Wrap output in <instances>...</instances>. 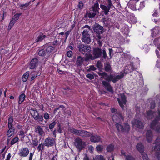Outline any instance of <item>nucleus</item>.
<instances>
[{
  "label": "nucleus",
  "mask_w": 160,
  "mask_h": 160,
  "mask_svg": "<svg viewBox=\"0 0 160 160\" xmlns=\"http://www.w3.org/2000/svg\"><path fill=\"white\" fill-rule=\"evenodd\" d=\"M122 72H120V74L116 75L112 74L108 75L105 72H102V71H99L98 72V74L101 76V78H103L106 79L108 82L112 81L113 83H115L119 80L122 79L123 78L128 72H125V71Z\"/></svg>",
  "instance_id": "f257e3e1"
},
{
  "label": "nucleus",
  "mask_w": 160,
  "mask_h": 160,
  "mask_svg": "<svg viewBox=\"0 0 160 160\" xmlns=\"http://www.w3.org/2000/svg\"><path fill=\"white\" fill-rule=\"evenodd\" d=\"M74 143L79 152H80L81 150L84 148L86 146L85 142L83 141L79 137L75 139Z\"/></svg>",
  "instance_id": "f03ea898"
},
{
  "label": "nucleus",
  "mask_w": 160,
  "mask_h": 160,
  "mask_svg": "<svg viewBox=\"0 0 160 160\" xmlns=\"http://www.w3.org/2000/svg\"><path fill=\"white\" fill-rule=\"evenodd\" d=\"M124 126L121 124L116 123L115 126L118 131H121L122 132H126L128 133L130 130V126L129 124L127 123H123Z\"/></svg>",
  "instance_id": "7ed1b4c3"
},
{
  "label": "nucleus",
  "mask_w": 160,
  "mask_h": 160,
  "mask_svg": "<svg viewBox=\"0 0 160 160\" xmlns=\"http://www.w3.org/2000/svg\"><path fill=\"white\" fill-rule=\"evenodd\" d=\"M127 97L123 93H120L119 94V98H117L119 105L122 110H124V105L127 102Z\"/></svg>",
  "instance_id": "20e7f679"
},
{
  "label": "nucleus",
  "mask_w": 160,
  "mask_h": 160,
  "mask_svg": "<svg viewBox=\"0 0 160 160\" xmlns=\"http://www.w3.org/2000/svg\"><path fill=\"white\" fill-rule=\"evenodd\" d=\"M30 110L33 112L32 114L31 113V114L35 120L39 123L43 122L44 119L42 115H39L36 109H34L33 108H31Z\"/></svg>",
  "instance_id": "39448f33"
},
{
  "label": "nucleus",
  "mask_w": 160,
  "mask_h": 160,
  "mask_svg": "<svg viewBox=\"0 0 160 160\" xmlns=\"http://www.w3.org/2000/svg\"><path fill=\"white\" fill-rule=\"evenodd\" d=\"M78 48L80 52L84 55H87L89 53L91 50V47L89 46L82 44L78 45Z\"/></svg>",
  "instance_id": "423d86ee"
},
{
  "label": "nucleus",
  "mask_w": 160,
  "mask_h": 160,
  "mask_svg": "<svg viewBox=\"0 0 160 160\" xmlns=\"http://www.w3.org/2000/svg\"><path fill=\"white\" fill-rule=\"evenodd\" d=\"M158 116H157L154 120L152 121L150 127L151 128L154 130L155 131L160 132V126L158 125L156 127V126L158 123V121L160 120V111H158Z\"/></svg>",
  "instance_id": "0eeeda50"
},
{
  "label": "nucleus",
  "mask_w": 160,
  "mask_h": 160,
  "mask_svg": "<svg viewBox=\"0 0 160 160\" xmlns=\"http://www.w3.org/2000/svg\"><path fill=\"white\" fill-rule=\"evenodd\" d=\"M99 9L98 4V3L95 4L92 7L91 9L90 10V12L88 13V17L90 18H94L97 13L98 12Z\"/></svg>",
  "instance_id": "6e6552de"
},
{
  "label": "nucleus",
  "mask_w": 160,
  "mask_h": 160,
  "mask_svg": "<svg viewBox=\"0 0 160 160\" xmlns=\"http://www.w3.org/2000/svg\"><path fill=\"white\" fill-rule=\"evenodd\" d=\"M82 41L85 43L89 44L91 42L89 31L87 30H84L82 32Z\"/></svg>",
  "instance_id": "1a4fd4ad"
},
{
  "label": "nucleus",
  "mask_w": 160,
  "mask_h": 160,
  "mask_svg": "<svg viewBox=\"0 0 160 160\" xmlns=\"http://www.w3.org/2000/svg\"><path fill=\"white\" fill-rule=\"evenodd\" d=\"M140 64V61L138 58H136L134 61L131 62L130 65H128V67L130 68L132 70H136L137 69L138 67H139Z\"/></svg>",
  "instance_id": "9d476101"
},
{
  "label": "nucleus",
  "mask_w": 160,
  "mask_h": 160,
  "mask_svg": "<svg viewBox=\"0 0 160 160\" xmlns=\"http://www.w3.org/2000/svg\"><path fill=\"white\" fill-rule=\"evenodd\" d=\"M93 30L96 34H101L103 32V28L98 23H95L93 27Z\"/></svg>",
  "instance_id": "9b49d317"
},
{
  "label": "nucleus",
  "mask_w": 160,
  "mask_h": 160,
  "mask_svg": "<svg viewBox=\"0 0 160 160\" xmlns=\"http://www.w3.org/2000/svg\"><path fill=\"white\" fill-rule=\"evenodd\" d=\"M43 48H45L48 54L54 53L56 52L57 50V48L52 46V44L49 43L45 44L43 46Z\"/></svg>",
  "instance_id": "f8f14e48"
},
{
  "label": "nucleus",
  "mask_w": 160,
  "mask_h": 160,
  "mask_svg": "<svg viewBox=\"0 0 160 160\" xmlns=\"http://www.w3.org/2000/svg\"><path fill=\"white\" fill-rule=\"evenodd\" d=\"M93 54L95 58H98L101 57L102 55V50L101 48L95 47L93 48Z\"/></svg>",
  "instance_id": "ddd939ff"
},
{
  "label": "nucleus",
  "mask_w": 160,
  "mask_h": 160,
  "mask_svg": "<svg viewBox=\"0 0 160 160\" xmlns=\"http://www.w3.org/2000/svg\"><path fill=\"white\" fill-rule=\"evenodd\" d=\"M45 146L48 147H52L53 146L55 143L54 139L52 138L48 137L45 140Z\"/></svg>",
  "instance_id": "4468645a"
},
{
  "label": "nucleus",
  "mask_w": 160,
  "mask_h": 160,
  "mask_svg": "<svg viewBox=\"0 0 160 160\" xmlns=\"http://www.w3.org/2000/svg\"><path fill=\"white\" fill-rule=\"evenodd\" d=\"M102 83L107 91L111 93L113 92V88L108 82L105 81H102Z\"/></svg>",
  "instance_id": "2eb2a0df"
},
{
  "label": "nucleus",
  "mask_w": 160,
  "mask_h": 160,
  "mask_svg": "<svg viewBox=\"0 0 160 160\" xmlns=\"http://www.w3.org/2000/svg\"><path fill=\"white\" fill-rule=\"evenodd\" d=\"M132 123L136 127L139 129H142L144 127L143 123L138 119L134 120L132 121Z\"/></svg>",
  "instance_id": "dca6fc26"
},
{
  "label": "nucleus",
  "mask_w": 160,
  "mask_h": 160,
  "mask_svg": "<svg viewBox=\"0 0 160 160\" xmlns=\"http://www.w3.org/2000/svg\"><path fill=\"white\" fill-rule=\"evenodd\" d=\"M90 138V141L93 142H102V138L100 136L97 135H91Z\"/></svg>",
  "instance_id": "f3484780"
},
{
  "label": "nucleus",
  "mask_w": 160,
  "mask_h": 160,
  "mask_svg": "<svg viewBox=\"0 0 160 160\" xmlns=\"http://www.w3.org/2000/svg\"><path fill=\"white\" fill-rule=\"evenodd\" d=\"M8 130L7 132V135L9 138L14 133L15 129L13 125H8Z\"/></svg>",
  "instance_id": "a211bd4d"
},
{
  "label": "nucleus",
  "mask_w": 160,
  "mask_h": 160,
  "mask_svg": "<svg viewBox=\"0 0 160 160\" xmlns=\"http://www.w3.org/2000/svg\"><path fill=\"white\" fill-rule=\"evenodd\" d=\"M154 148H152V150L159 151L156 152L155 156L158 160H160V144H156Z\"/></svg>",
  "instance_id": "6ab92c4d"
},
{
  "label": "nucleus",
  "mask_w": 160,
  "mask_h": 160,
  "mask_svg": "<svg viewBox=\"0 0 160 160\" xmlns=\"http://www.w3.org/2000/svg\"><path fill=\"white\" fill-rule=\"evenodd\" d=\"M29 152L28 149L27 148H25L21 150V151L19 152L18 154L21 157H25L28 155Z\"/></svg>",
  "instance_id": "aec40b11"
},
{
  "label": "nucleus",
  "mask_w": 160,
  "mask_h": 160,
  "mask_svg": "<svg viewBox=\"0 0 160 160\" xmlns=\"http://www.w3.org/2000/svg\"><path fill=\"white\" fill-rule=\"evenodd\" d=\"M38 60L37 58L32 59L31 62L30 66V69H34L38 65Z\"/></svg>",
  "instance_id": "412c9836"
},
{
  "label": "nucleus",
  "mask_w": 160,
  "mask_h": 160,
  "mask_svg": "<svg viewBox=\"0 0 160 160\" xmlns=\"http://www.w3.org/2000/svg\"><path fill=\"white\" fill-rule=\"evenodd\" d=\"M153 136L152 131L150 130H148L146 133V137L148 142L150 143L152 141Z\"/></svg>",
  "instance_id": "4be33fe9"
},
{
  "label": "nucleus",
  "mask_w": 160,
  "mask_h": 160,
  "mask_svg": "<svg viewBox=\"0 0 160 160\" xmlns=\"http://www.w3.org/2000/svg\"><path fill=\"white\" fill-rule=\"evenodd\" d=\"M80 132H81L80 136L83 137H90L91 135H92L91 133L85 130H81Z\"/></svg>",
  "instance_id": "5701e85b"
},
{
  "label": "nucleus",
  "mask_w": 160,
  "mask_h": 160,
  "mask_svg": "<svg viewBox=\"0 0 160 160\" xmlns=\"http://www.w3.org/2000/svg\"><path fill=\"white\" fill-rule=\"evenodd\" d=\"M100 7L103 10L102 12H104L105 15H107L108 14L110 9L107 6L103 4H100Z\"/></svg>",
  "instance_id": "b1692460"
},
{
  "label": "nucleus",
  "mask_w": 160,
  "mask_h": 160,
  "mask_svg": "<svg viewBox=\"0 0 160 160\" xmlns=\"http://www.w3.org/2000/svg\"><path fill=\"white\" fill-rule=\"evenodd\" d=\"M35 132L38 133L39 135L41 136H42L44 134V132L43 131L42 128L40 126H38L35 129Z\"/></svg>",
  "instance_id": "393cba45"
},
{
  "label": "nucleus",
  "mask_w": 160,
  "mask_h": 160,
  "mask_svg": "<svg viewBox=\"0 0 160 160\" xmlns=\"http://www.w3.org/2000/svg\"><path fill=\"white\" fill-rule=\"evenodd\" d=\"M147 118L149 119H152L154 117L155 115H156V112L152 110L148 111L147 112Z\"/></svg>",
  "instance_id": "a878e982"
},
{
  "label": "nucleus",
  "mask_w": 160,
  "mask_h": 160,
  "mask_svg": "<svg viewBox=\"0 0 160 160\" xmlns=\"http://www.w3.org/2000/svg\"><path fill=\"white\" fill-rule=\"evenodd\" d=\"M31 4V1L26 3L25 4H20L19 6L20 8L22 10H26L27 9L29 5Z\"/></svg>",
  "instance_id": "bb28decb"
},
{
  "label": "nucleus",
  "mask_w": 160,
  "mask_h": 160,
  "mask_svg": "<svg viewBox=\"0 0 160 160\" xmlns=\"http://www.w3.org/2000/svg\"><path fill=\"white\" fill-rule=\"evenodd\" d=\"M38 54L40 56L44 57L47 55L48 54L45 48H43V49H39L38 52Z\"/></svg>",
  "instance_id": "cd10ccee"
},
{
  "label": "nucleus",
  "mask_w": 160,
  "mask_h": 160,
  "mask_svg": "<svg viewBox=\"0 0 160 160\" xmlns=\"http://www.w3.org/2000/svg\"><path fill=\"white\" fill-rule=\"evenodd\" d=\"M136 148L137 150L140 152H144V146L142 144L141 142H139L137 144L136 146Z\"/></svg>",
  "instance_id": "c85d7f7f"
},
{
  "label": "nucleus",
  "mask_w": 160,
  "mask_h": 160,
  "mask_svg": "<svg viewBox=\"0 0 160 160\" xmlns=\"http://www.w3.org/2000/svg\"><path fill=\"white\" fill-rule=\"evenodd\" d=\"M114 145L113 144H110L106 148L107 151L109 152H112L114 150Z\"/></svg>",
  "instance_id": "c756f323"
},
{
  "label": "nucleus",
  "mask_w": 160,
  "mask_h": 160,
  "mask_svg": "<svg viewBox=\"0 0 160 160\" xmlns=\"http://www.w3.org/2000/svg\"><path fill=\"white\" fill-rule=\"evenodd\" d=\"M46 36L43 35L42 33H41L38 37L36 39V42H41L44 39Z\"/></svg>",
  "instance_id": "7c9ffc66"
},
{
  "label": "nucleus",
  "mask_w": 160,
  "mask_h": 160,
  "mask_svg": "<svg viewBox=\"0 0 160 160\" xmlns=\"http://www.w3.org/2000/svg\"><path fill=\"white\" fill-rule=\"evenodd\" d=\"M83 61L84 59L82 57L80 56L78 57L76 62L77 66H80L82 64Z\"/></svg>",
  "instance_id": "2f4dec72"
},
{
  "label": "nucleus",
  "mask_w": 160,
  "mask_h": 160,
  "mask_svg": "<svg viewBox=\"0 0 160 160\" xmlns=\"http://www.w3.org/2000/svg\"><path fill=\"white\" fill-rule=\"evenodd\" d=\"M25 97L26 96L24 93L21 94L19 97L18 103L21 104L24 101Z\"/></svg>",
  "instance_id": "473e14b6"
},
{
  "label": "nucleus",
  "mask_w": 160,
  "mask_h": 160,
  "mask_svg": "<svg viewBox=\"0 0 160 160\" xmlns=\"http://www.w3.org/2000/svg\"><path fill=\"white\" fill-rule=\"evenodd\" d=\"M29 75V73L27 71L22 76V80L23 82H25L27 80Z\"/></svg>",
  "instance_id": "72a5a7b5"
},
{
  "label": "nucleus",
  "mask_w": 160,
  "mask_h": 160,
  "mask_svg": "<svg viewBox=\"0 0 160 160\" xmlns=\"http://www.w3.org/2000/svg\"><path fill=\"white\" fill-rule=\"evenodd\" d=\"M19 141V138L18 136H15L11 141L10 144L12 145L15 144Z\"/></svg>",
  "instance_id": "f704fd0d"
},
{
  "label": "nucleus",
  "mask_w": 160,
  "mask_h": 160,
  "mask_svg": "<svg viewBox=\"0 0 160 160\" xmlns=\"http://www.w3.org/2000/svg\"><path fill=\"white\" fill-rule=\"evenodd\" d=\"M93 160H105V159L102 156L98 155L93 158Z\"/></svg>",
  "instance_id": "c9c22d12"
},
{
  "label": "nucleus",
  "mask_w": 160,
  "mask_h": 160,
  "mask_svg": "<svg viewBox=\"0 0 160 160\" xmlns=\"http://www.w3.org/2000/svg\"><path fill=\"white\" fill-rule=\"evenodd\" d=\"M32 145H33L35 146H37L38 145V139L37 138H34L33 139L32 138Z\"/></svg>",
  "instance_id": "e433bc0d"
},
{
  "label": "nucleus",
  "mask_w": 160,
  "mask_h": 160,
  "mask_svg": "<svg viewBox=\"0 0 160 160\" xmlns=\"http://www.w3.org/2000/svg\"><path fill=\"white\" fill-rule=\"evenodd\" d=\"M49 43L52 44V46L56 48H57V47L59 45V42L57 40L54 41L52 42H49Z\"/></svg>",
  "instance_id": "4c0bfd02"
},
{
  "label": "nucleus",
  "mask_w": 160,
  "mask_h": 160,
  "mask_svg": "<svg viewBox=\"0 0 160 160\" xmlns=\"http://www.w3.org/2000/svg\"><path fill=\"white\" fill-rule=\"evenodd\" d=\"M16 22L15 21L12 19V20H11L9 24L8 29H10Z\"/></svg>",
  "instance_id": "58836bf2"
},
{
  "label": "nucleus",
  "mask_w": 160,
  "mask_h": 160,
  "mask_svg": "<svg viewBox=\"0 0 160 160\" xmlns=\"http://www.w3.org/2000/svg\"><path fill=\"white\" fill-rule=\"evenodd\" d=\"M21 15V13H17L14 15V16L12 18V19L16 22L18 20V19L20 16Z\"/></svg>",
  "instance_id": "ea45409f"
},
{
  "label": "nucleus",
  "mask_w": 160,
  "mask_h": 160,
  "mask_svg": "<svg viewBox=\"0 0 160 160\" xmlns=\"http://www.w3.org/2000/svg\"><path fill=\"white\" fill-rule=\"evenodd\" d=\"M86 55H87V57H86V60H88L89 59L94 60V59H96V58H95L94 57V55L93 56L92 55L90 54H87Z\"/></svg>",
  "instance_id": "a19ab883"
},
{
  "label": "nucleus",
  "mask_w": 160,
  "mask_h": 160,
  "mask_svg": "<svg viewBox=\"0 0 160 160\" xmlns=\"http://www.w3.org/2000/svg\"><path fill=\"white\" fill-rule=\"evenodd\" d=\"M57 123V122L56 121H53L51 123L49 126V128L50 130L52 129L54 127H55V125Z\"/></svg>",
  "instance_id": "79ce46f5"
},
{
  "label": "nucleus",
  "mask_w": 160,
  "mask_h": 160,
  "mask_svg": "<svg viewBox=\"0 0 160 160\" xmlns=\"http://www.w3.org/2000/svg\"><path fill=\"white\" fill-rule=\"evenodd\" d=\"M141 153L143 160H149L147 154L145 152H143Z\"/></svg>",
  "instance_id": "37998d69"
},
{
  "label": "nucleus",
  "mask_w": 160,
  "mask_h": 160,
  "mask_svg": "<svg viewBox=\"0 0 160 160\" xmlns=\"http://www.w3.org/2000/svg\"><path fill=\"white\" fill-rule=\"evenodd\" d=\"M96 149L98 152H102L103 150V147L102 145H98L96 147Z\"/></svg>",
  "instance_id": "c03bdc74"
},
{
  "label": "nucleus",
  "mask_w": 160,
  "mask_h": 160,
  "mask_svg": "<svg viewBox=\"0 0 160 160\" xmlns=\"http://www.w3.org/2000/svg\"><path fill=\"white\" fill-rule=\"evenodd\" d=\"M13 120L12 117L11 116L9 117L8 119V125H13L12 123L13 122Z\"/></svg>",
  "instance_id": "a18cd8bd"
},
{
  "label": "nucleus",
  "mask_w": 160,
  "mask_h": 160,
  "mask_svg": "<svg viewBox=\"0 0 160 160\" xmlns=\"http://www.w3.org/2000/svg\"><path fill=\"white\" fill-rule=\"evenodd\" d=\"M109 55L110 57V58L111 59L113 56V50L112 48H109Z\"/></svg>",
  "instance_id": "49530a36"
},
{
  "label": "nucleus",
  "mask_w": 160,
  "mask_h": 160,
  "mask_svg": "<svg viewBox=\"0 0 160 160\" xmlns=\"http://www.w3.org/2000/svg\"><path fill=\"white\" fill-rule=\"evenodd\" d=\"M96 66L98 68L99 70H101V69L102 67V63L100 61H98L96 64Z\"/></svg>",
  "instance_id": "de8ad7c7"
},
{
  "label": "nucleus",
  "mask_w": 160,
  "mask_h": 160,
  "mask_svg": "<svg viewBox=\"0 0 160 160\" xmlns=\"http://www.w3.org/2000/svg\"><path fill=\"white\" fill-rule=\"evenodd\" d=\"M43 117L45 120H47L49 119L50 116L47 112H46L43 114Z\"/></svg>",
  "instance_id": "09e8293b"
},
{
  "label": "nucleus",
  "mask_w": 160,
  "mask_h": 160,
  "mask_svg": "<svg viewBox=\"0 0 160 160\" xmlns=\"http://www.w3.org/2000/svg\"><path fill=\"white\" fill-rule=\"evenodd\" d=\"M125 160H135L134 158L131 155H128L126 156Z\"/></svg>",
  "instance_id": "8fccbe9b"
},
{
  "label": "nucleus",
  "mask_w": 160,
  "mask_h": 160,
  "mask_svg": "<svg viewBox=\"0 0 160 160\" xmlns=\"http://www.w3.org/2000/svg\"><path fill=\"white\" fill-rule=\"evenodd\" d=\"M111 65L107 63L105 65V70H111Z\"/></svg>",
  "instance_id": "3c124183"
},
{
  "label": "nucleus",
  "mask_w": 160,
  "mask_h": 160,
  "mask_svg": "<svg viewBox=\"0 0 160 160\" xmlns=\"http://www.w3.org/2000/svg\"><path fill=\"white\" fill-rule=\"evenodd\" d=\"M67 55L69 58H72V56L73 53L72 51L69 50L67 53Z\"/></svg>",
  "instance_id": "603ef678"
},
{
  "label": "nucleus",
  "mask_w": 160,
  "mask_h": 160,
  "mask_svg": "<svg viewBox=\"0 0 160 160\" xmlns=\"http://www.w3.org/2000/svg\"><path fill=\"white\" fill-rule=\"evenodd\" d=\"M102 55H103V57L104 59H106L107 58V54L105 50L103 49L102 50Z\"/></svg>",
  "instance_id": "864d4df0"
},
{
  "label": "nucleus",
  "mask_w": 160,
  "mask_h": 160,
  "mask_svg": "<svg viewBox=\"0 0 160 160\" xmlns=\"http://www.w3.org/2000/svg\"><path fill=\"white\" fill-rule=\"evenodd\" d=\"M150 108L151 109H153L155 107V103L154 102H151L150 104Z\"/></svg>",
  "instance_id": "5fc2aeb1"
},
{
  "label": "nucleus",
  "mask_w": 160,
  "mask_h": 160,
  "mask_svg": "<svg viewBox=\"0 0 160 160\" xmlns=\"http://www.w3.org/2000/svg\"><path fill=\"white\" fill-rule=\"evenodd\" d=\"M58 128L57 129V131L59 133H61L62 132V130L61 128V124L60 123L58 124Z\"/></svg>",
  "instance_id": "6e6d98bb"
},
{
  "label": "nucleus",
  "mask_w": 160,
  "mask_h": 160,
  "mask_svg": "<svg viewBox=\"0 0 160 160\" xmlns=\"http://www.w3.org/2000/svg\"><path fill=\"white\" fill-rule=\"evenodd\" d=\"M86 77L87 78L90 79L91 80L94 78V76L91 74H87L86 75Z\"/></svg>",
  "instance_id": "4d7b16f0"
},
{
  "label": "nucleus",
  "mask_w": 160,
  "mask_h": 160,
  "mask_svg": "<svg viewBox=\"0 0 160 160\" xmlns=\"http://www.w3.org/2000/svg\"><path fill=\"white\" fill-rule=\"evenodd\" d=\"M83 4L82 1H80L79 2V4L78 5V8L80 9H81L83 6Z\"/></svg>",
  "instance_id": "13d9d810"
},
{
  "label": "nucleus",
  "mask_w": 160,
  "mask_h": 160,
  "mask_svg": "<svg viewBox=\"0 0 160 160\" xmlns=\"http://www.w3.org/2000/svg\"><path fill=\"white\" fill-rule=\"evenodd\" d=\"M75 129L73 127H70L68 128V131L71 133H72L74 134L75 132Z\"/></svg>",
  "instance_id": "bf43d9fd"
},
{
  "label": "nucleus",
  "mask_w": 160,
  "mask_h": 160,
  "mask_svg": "<svg viewBox=\"0 0 160 160\" xmlns=\"http://www.w3.org/2000/svg\"><path fill=\"white\" fill-rule=\"evenodd\" d=\"M144 7V2H141L140 4L138 9H142Z\"/></svg>",
  "instance_id": "052dcab7"
},
{
  "label": "nucleus",
  "mask_w": 160,
  "mask_h": 160,
  "mask_svg": "<svg viewBox=\"0 0 160 160\" xmlns=\"http://www.w3.org/2000/svg\"><path fill=\"white\" fill-rule=\"evenodd\" d=\"M81 131V130H77V129H76L75 131V132H75L74 133V134H75V135H76L78 136H80Z\"/></svg>",
  "instance_id": "680f3d73"
},
{
  "label": "nucleus",
  "mask_w": 160,
  "mask_h": 160,
  "mask_svg": "<svg viewBox=\"0 0 160 160\" xmlns=\"http://www.w3.org/2000/svg\"><path fill=\"white\" fill-rule=\"evenodd\" d=\"M117 114L122 120H123L124 117L121 112H118L117 113Z\"/></svg>",
  "instance_id": "e2e57ef3"
},
{
  "label": "nucleus",
  "mask_w": 160,
  "mask_h": 160,
  "mask_svg": "<svg viewBox=\"0 0 160 160\" xmlns=\"http://www.w3.org/2000/svg\"><path fill=\"white\" fill-rule=\"evenodd\" d=\"M155 144H160V136L157 137L155 142Z\"/></svg>",
  "instance_id": "0e129e2a"
},
{
  "label": "nucleus",
  "mask_w": 160,
  "mask_h": 160,
  "mask_svg": "<svg viewBox=\"0 0 160 160\" xmlns=\"http://www.w3.org/2000/svg\"><path fill=\"white\" fill-rule=\"evenodd\" d=\"M111 112L112 113H117V110L115 108H111Z\"/></svg>",
  "instance_id": "69168bd1"
},
{
  "label": "nucleus",
  "mask_w": 160,
  "mask_h": 160,
  "mask_svg": "<svg viewBox=\"0 0 160 160\" xmlns=\"http://www.w3.org/2000/svg\"><path fill=\"white\" fill-rule=\"evenodd\" d=\"M83 160H91L88 156V155L86 154H85V156L83 158Z\"/></svg>",
  "instance_id": "338daca9"
},
{
  "label": "nucleus",
  "mask_w": 160,
  "mask_h": 160,
  "mask_svg": "<svg viewBox=\"0 0 160 160\" xmlns=\"http://www.w3.org/2000/svg\"><path fill=\"white\" fill-rule=\"evenodd\" d=\"M19 135L20 136H23V138L24 137V134H25V132L23 131H22V130L20 131L19 132Z\"/></svg>",
  "instance_id": "774afa93"
}]
</instances>
